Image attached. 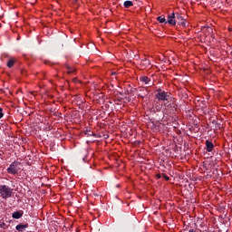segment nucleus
I'll return each instance as SVG.
<instances>
[{"label": "nucleus", "mask_w": 232, "mask_h": 232, "mask_svg": "<svg viewBox=\"0 0 232 232\" xmlns=\"http://www.w3.org/2000/svg\"><path fill=\"white\" fill-rule=\"evenodd\" d=\"M168 23L172 26H175V24H179V26H183V28H186V19L184 18V16H182L181 14L179 13H172L171 14H169Z\"/></svg>", "instance_id": "obj_1"}, {"label": "nucleus", "mask_w": 232, "mask_h": 232, "mask_svg": "<svg viewBox=\"0 0 232 232\" xmlns=\"http://www.w3.org/2000/svg\"><path fill=\"white\" fill-rule=\"evenodd\" d=\"M156 99L160 102H166V101H170L171 102V93L166 92V91H162V89H158L157 93H156Z\"/></svg>", "instance_id": "obj_2"}, {"label": "nucleus", "mask_w": 232, "mask_h": 232, "mask_svg": "<svg viewBox=\"0 0 232 232\" xmlns=\"http://www.w3.org/2000/svg\"><path fill=\"white\" fill-rule=\"evenodd\" d=\"M0 195L2 198H12V195H14V188L6 186V185H0Z\"/></svg>", "instance_id": "obj_3"}, {"label": "nucleus", "mask_w": 232, "mask_h": 232, "mask_svg": "<svg viewBox=\"0 0 232 232\" xmlns=\"http://www.w3.org/2000/svg\"><path fill=\"white\" fill-rule=\"evenodd\" d=\"M19 164H21L19 161H14L11 163L6 169L7 173L10 175H17V173H19Z\"/></svg>", "instance_id": "obj_4"}, {"label": "nucleus", "mask_w": 232, "mask_h": 232, "mask_svg": "<svg viewBox=\"0 0 232 232\" xmlns=\"http://www.w3.org/2000/svg\"><path fill=\"white\" fill-rule=\"evenodd\" d=\"M205 144H206L207 151H208V153H211V151H213V149L215 148V145L213 144V142L210 141L209 140H207Z\"/></svg>", "instance_id": "obj_5"}, {"label": "nucleus", "mask_w": 232, "mask_h": 232, "mask_svg": "<svg viewBox=\"0 0 232 232\" xmlns=\"http://www.w3.org/2000/svg\"><path fill=\"white\" fill-rule=\"evenodd\" d=\"M141 82H144V84H147L148 86H153V83H151V79L148 76H142L140 78Z\"/></svg>", "instance_id": "obj_6"}, {"label": "nucleus", "mask_w": 232, "mask_h": 232, "mask_svg": "<svg viewBox=\"0 0 232 232\" xmlns=\"http://www.w3.org/2000/svg\"><path fill=\"white\" fill-rule=\"evenodd\" d=\"M147 96H148V90L144 88H140L139 90L138 97H140V99H144Z\"/></svg>", "instance_id": "obj_7"}, {"label": "nucleus", "mask_w": 232, "mask_h": 232, "mask_svg": "<svg viewBox=\"0 0 232 232\" xmlns=\"http://www.w3.org/2000/svg\"><path fill=\"white\" fill-rule=\"evenodd\" d=\"M26 227H28V224H25V225L19 224L15 227V229L16 231L23 232L24 231V229H26Z\"/></svg>", "instance_id": "obj_8"}, {"label": "nucleus", "mask_w": 232, "mask_h": 232, "mask_svg": "<svg viewBox=\"0 0 232 232\" xmlns=\"http://www.w3.org/2000/svg\"><path fill=\"white\" fill-rule=\"evenodd\" d=\"M211 124L214 126V130H220V123L217 120L210 119Z\"/></svg>", "instance_id": "obj_9"}, {"label": "nucleus", "mask_w": 232, "mask_h": 232, "mask_svg": "<svg viewBox=\"0 0 232 232\" xmlns=\"http://www.w3.org/2000/svg\"><path fill=\"white\" fill-rule=\"evenodd\" d=\"M24 213L23 211H15L12 214L13 218L19 219L21 217H23Z\"/></svg>", "instance_id": "obj_10"}, {"label": "nucleus", "mask_w": 232, "mask_h": 232, "mask_svg": "<svg viewBox=\"0 0 232 232\" xmlns=\"http://www.w3.org/2000/svg\"><path fill=\"white\" fill-rule=\"evenodd\" d=\"M140 64L141 66H144V68H148L151 64V63L150 62V60L145 58L141 60Z\"/></svg>", "instance_id": "obj_11"}, {"label": "nucleus", "mask_w": 232, "mask_h": 232, "mask_svg": "<svg viewBox=\"0 0 232 232\" xmlns=\"http://www.w3.org/2000/svg\"><path fill=\"white\" fill-rule=\"evenodd\" d=\"M157 21H159V23H161L163 24H168V21L166 20V17H164V15L158 16Z\"/></svg>", "instance_id": "obj_12"}, {"label": "nucleus", "mask_w": 232, "mask_h": 232, "mask_svg": "<svg viewBox=\"0 0 232 232\" xmlns=\"http://www.w3.org/2000/svg\"><path fill=\"white\" fill-rule=\"evenodd\" d=\"M65 68L67 70V73L70 75L71 73H75V69L68 64H65Z\"/></svg>", "instance_id": "obj_13"}, {"label": "nucleus", "mask_w": 232, "mask_h": 232, "mask_svg": "<svg viewBox=\"0 0 232 232\" xmlns=\"http://www.w3.org/2000/svg\"><path fill=\"white\" fill-rule=\"evenodd\" d=\"M83 133L85 134V135H87V137H94V133H93V131H92V130H85L84 131H83Z\"/></svg>", "instance_id": "obj_14"}, {"label": "nucleus", "mask_w": 232, "mask_h": 232, "mask_svg": "<svg viewBox=\"0 0 232 232\" xmlns=\"http://www.w3.org/2000/svg\"><path fill=\"white\" fill-rule=\"evenodd\" d=\"M125 8H130V6H133V2L131 1H125L123 4Z\"/></svg>", "instance_id": "obj_15"}, {"label": "nucleus", "mask_w": 232, "mask_h": 232, "mask_svg": "<svg viewBox=\"0 0 232 232\" xmlns=\"http://www.w3.org/2000/svg\"><path fill=\"white\" fill-rule=\"evenodd\" d=\"M14 64H15V60L14 59H10L8 62H7V67L8 68H12L14 66Z\"/></svg>", "instance_id": "obj_16"}, {"label": "nucleus", "mask_w": 232, "mask_h": 232, "mask_svg": "<svg viewBox=\"0 0 232 232\" xmlns=\"http://www.w3.org/2000/svg\"><path fill=\"white\" fill-rule=\"evenodd\" d=\"M164 106H167V108H173L174 110H172V111H175V110H177V105H175L174 103H165Z\"/></svg>", "instance_id": "obj_17"}, {"label": "nucleus", "mask_w": 232, "mask_h": 232, "mask_svg": "<svg viewBox=\"0 0 232 232\" xmlns=\"http://www.w3.org/2000/svg\"><path fill=\"white\" fill-rule=\"evenodd\" d=\"M5 117V113H3V108H0V119H3Z\"/></svg>", "instance_id": "obj_18"}, {"label": "nucleus", "mask_w": 232, "mask_h": 232, "mask_svg": "<svg viewBox=\"0 0 232 232\" xmlns=\"http://www.w3.org/2000/svg\"><path fill=\"white\" fill-rule=\"evenodd\" d=\"M163 178L165 179V180H169V176L163 174Z\"/></svg>", "instance_id": "obj_19"}, {"label": "nucleus", "mask_w": 232, "mask_h": 232, "mask_svg": "<svg viewBox=\"0 0 232 232\" xmlns=\"http://www.w3.org/2000/svg\"><path fill=\"white\" fill-rule=\"evenodd\" d=\"M188 232H198V231H197V230L191 228V229L188 230Z\"/></svg>", "instance_id": "obj_20"}, {"label": "nucleus", "mask_w": 232, "mask_h": 232, "mask_svg": "<svg viewBox=\"0 0 232 232\" xmlns=\"http://www.w3.org/2000/svg\"><path fill=\"white\" fill-rule=\"evenodd\" d=\"M24 73H26L25 70H22V75H24Z\"/></svg>", "instance_id": "obj_21"}, {"label": "nucleus", "mask_w": 232, "mask_h": 232, "mask_svg": "<svg viewBox=\"0 0 232 232\" xmlns=\"http://www.w3.org/2000/svg\"><path fill=\"white\" fill-rule=\"evenodd\" d=\"M112 75H115V72H112Z\"/></svg>", "instance_id": "obj_22"}, {"label": "nucleus", "mask_w": 232, "mask_h": 232, "mask_svg": "<svg viewBox=\"0 0 232 232\" xmlns=\"http://www.w3.org/2000/svg\"><path fill=\"white\" fill-rule=\"evenodd\" d=\"M159 177V179H160V176H158Z\"/></svg>", "instance_id": "obj_23"}]
</instances>
